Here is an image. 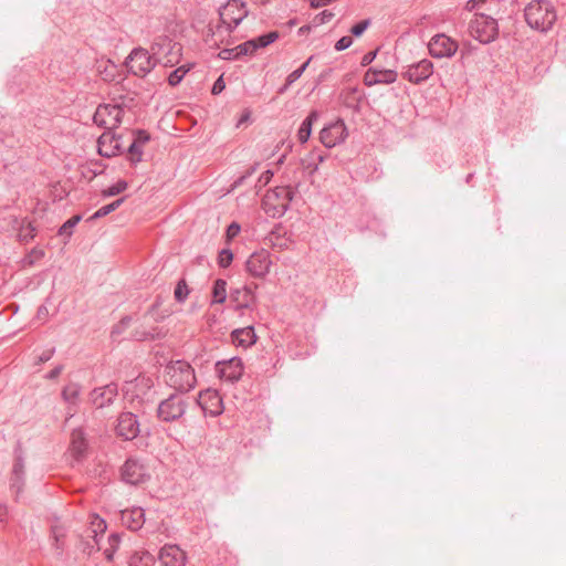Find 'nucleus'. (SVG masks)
I'll list each match as a JSON object with an SVG mask.
<instances>
[{
	"label": "nucleus",
	"mask_w": 566,
	"mask_h": 566,
	"mask_svg": "<svg viewBox=\"0 0 566 566\" xmlns=\"http://www.w3.org/2000/svg\"><path fill=\"white\" fill-rule=\"evenodd\" d=\"M428 50L432 57H451L458 50V43L444 33H438L429 41Z\"/></svg>",
	"instance_id": "obj_13"
},
{
	"label": "nucleus",
	"mask_w": 566,
	"mask_h": 566,
	"mask_svg": "<svg viewBox=\"0 0 566 566\" xmlns=\"http://www.w3.org/2000/svg\"><path fill=\"white\" fill-rule=\"evenodd\" d=\"M243 369V363L239 357H232L228 360H220L216 363V373L218 376L231 384L241 379Z\"/></svg>",
	"instance_id": "obj_15"
},
{
	"label": "nucleus",
	"mask_w": 566,
	"mask_h": 566,
	"mask_svg": "<svg viewBox=\"0 0 566 566\" xmlns=\"http://www.w3.org/2000/svg\"><path fill=\"white\" fill-rule=\"evenodd\" d=\"M106 111H107V106H104V104H103V105H99L97 107L96 112L94 113L93 120L99 127L106 128L108 125Z\"/></svg>",
	"instance_id": "obj_45"
},
{
	"label": "nucleus",
	"mask_w": 566,
	"mask_h": 566,
	"mask_svg": "<svg viewBox=\"0 0 566 566\" xmlns=\"http://www.w3.org/2000/svg\"><path fill=\"white\" fill-rule=\"evenodd\" d=\"M358 229L361 232L365 230H370L379 235H385L382 221L369 212L366 213V222L363 220V218L359 220Z\"/></svg>",
	"instance_id": "obj_29"
},
{
	"label": "nucleus",
	"mask_w": 566,
	"mask_h": 566,
	"mask_svg": "<svg viewBox=\"0 0 566 566\" xmlns=\"http://www.w3.org/2000/svg\"><path fill=\"white\" fill-rule=\"evenodd\" d=\"M104 106H107L106 116L113 120L112 127H118L123 120L124 108L118 104H104Z\"/></svg>",
	"instance_id": "obj_33"
},
{
	"label": "nucleus",
	"mask_w": 566,
	"mask_h": 566,
	"mask_svg": "<svg viewBox=\"0 0 566 566\" xmlns=\"http://www.w3.org/2000/svg\"><path fill=\"white\" fill-rule=\"evenodd\" d=\"M80 395V386L76 384H70L62 390V397L65 401L74 403Z\"/></svg>",
	"instance_id": "obj_41"
},
{
	"label": "nucleus",
	"mask_w": 566,
	"mask_h": 566,
	"mask_svg": "<svg viewBox=\"0 0 566 566\" xmlns=\"http://www.w3.org/2000/svg\"><path fill=\"white\" fill-rule=\"evenodd\" d=\"M212 304H222L227 300V282L223 279H217L212 286Z\"/></svg>",
	"instance_id": "obj_31"
},
{
	"label": "nucleus",
	"mask_w": 566,
	"mask_h": 566,
	"mask_svg": "<svg viewBox=\"0 0 566 566\" xmlns=\"http://www.w3.org/2000/svg\"><path fill=\"white\" fill-rule=\"evenodd\" d=\"M8 514V506L3 503H0V523L6 521Z\"/></svg>",
	"instance_id": "obj_64"
},
{
	"label": "nucleus",
	"mask_w": 566,
	"mask_h": 566,
	"mask_svg": "<svg viewBox=\"0 0 566 566\" xmlns=\"http://www.w3.org/2000/svg\"><path fill=\"white\" fill-rule=\"evenodd\" d=\"M293 199V192L285 187H276L269 190L262 199L263 209L273 218L282 217L290 207Z\"/></svg>",
	"instance_id": "obj_5"
},
{
	"label": "nucleus",
	"mask_w": 566,
	"mask_h": 566,
	"mask_svg": "<svg viewBox=\"0 0 566 566\" xmlns=\"http://www.w3.org/2000/svg\"><path fill=\"white\" fill-rule=\"evenodd\" d=\"M62 371V366H56L55 368H53L48 375H46V378L48 379H55L60 376Z\"/></svg>",
	"instance_id": "obj_63"
},
{
	"label": "nucleus",
	"mask_w": 566,
	"mask_h": 566,
	"mask_svg": "<svg viewBox=\"0 0 566 566\" xmlns=\"http://www.w3.org/2000/svg\"><path fill=\"white\" fill-rule=\"evenodd\" d=\"M159 560L163 566H185L186 553L178 546L167 544L159 551Z\"/></svg>",
	"instance_id": "obj_21"
},
{
	"label": "nucleus",
	"mask_w": 566,
	"mask_h": 566,
	"mask_svg": "<svg viewBox=\"0 0 566 566\" xmlns=\"http://www.w3.org/2000/svg\"><path fill=\"white\" fill-rule=\"evenodd\" d=\"M108 547L104 549V555L107 560H113L114 553L118 549L120 544V534L112 533L107 538Z\"/></svg>",
	"instance_id": "obj_37"
},
{
	"label": "nucleus",
	"mask_w": 566,
	"mask_h": 566,
	"mask_svg": "<svg viewBox=\"0 0 566 566\" xmlns=\"http://www.w3.org/2000/svg\"><path fill=\"white\" fill-rule=\"evenodd\" d=\"M35 235V227L27 220H22L19 230L18 238L21 242H29Z\"/></svg>",
	"instance_id": "obj_36"
},
{
	"label": "nucleus",
	"mask_w": 566,
	"mask_h": 566,
	"mask_svg": "<svg viewBox=\"0 0 566 566\" xmlns=\"http://www.w3.org/2000/svg\"><path fill=\"white\" fill-rule=\"evenodd\" d=\"M226 88L223 75H220L212 85L211 93L213 95L220 94Z\"/></svg>",
	"instance_id": "obj_53"
},
{
	"label": "nucleus",
	"mask_w": 566,
	"mask_h": 566,
	"mask_svg": "<svg viewBox=\"0 0 566 566\" xmlns=\"http://www.w3.org/2000/svg\"><path fill=\"white\" fill-rule=\"evenodd\" d=\"M241 56H244V55L243 54H239V52L237 51V46L232 48V49H222L218 53V57L220 60H224V61L238 60Z\"/></svg>",
	"instance_id": "obj_47"
},
{
	"label": "nucleus",
	"mask_w": 566,
	"mask_h": 566,
	"mask_svg": "<svg viewBox=\"0 0 566 566\" xmlns=\"http://www.w3.org/2000/svg\"><path fill=\"white\" fill-rule=\"evenodd\" d=\"M105 530L106 523L99 520L95 528H87L83 534L77 535V548L87 556L99 551L102 548L99 542Z\"/></svg>",
	"instance_id": "obj_8"
},
{
	"label": "nucleus",
	"mask_w": 566,
	"mask_h": 566,
	"mask_svg": "<svg viewBox=\"0 0 566 566\" xmlns=\"http://www.w3.org/2000/svg\"><path fill=\"white\" fill-rule=\"evenodd\" d=\"M470 35L482 44H490L499 36V22L485 13H474L469 22Z\"/></svg>",
	"instance_id": "obj_4"
},
{
	"label": "nucleus",
	"mask_w": 566,
	"mask_h": 566,
	"mask_svg": "<svg viewBox=\"0 0 566 566\" xmlns=\"http://www.w3.org/2000/svg\"><path fill=\"white\" fill-rule=\"evenodd\" d=\"M353 43V38L352 35H345L343 38H340L336 44H335V50L336 51H343V50H346L347 48H349Z\"/></svg>",
	"instance_id": "obj_51"
},
{
	"label": "nucleus",
	"mask_w": 566,
	"mask_h": 566,
	"mask_svg": "<svg viewBox=\"0 0 566 566\" xmlns=\"http://www.w3.org/2000/svg\"><path fill=\"white\" fill-rule=\"evenodd\" d=\"M72 451L78 458L84 454L86 450V442L82 430L75 429L72 432Z\"/></svg>",
	"instance_id": "obj_32"
},
{
	"label": "nucleus",
	"mask_w": 566,
	"mask_h": 566,
	"mask_svg": "<svg viewBox=\"0 0 566 566\" xmlns=\"http://www.w3.org/2000/svg\"><path fill=\"white\" fill-rule=\"evenodd\" d=\"M197 403L205 412L218 416L222 412V399L216 390L207 389L199 394Z\"/></svg>",
	"instance_id": "obj_23"
},
{
	"label": "nucleus",
	"mask_w": 566,
	"mask_h": 566,
	"mask_svg": "<svg viewBox=\"0 0 566 566\" xmlns=\"http://www.w3.org/2000/svg\"><path fill=\"white\" fill-rule=\"evenodd\" d=\"M245 2L241 0H228V2L219 9L220 23L216 30L209 29L211 35L220 34L223 31L231 33L248 15Z\"/></svg>",
	"instance_id": "obj_3"
},
{
	"label": "nucleus",
	"mask_w": 566,
	"mask_h": 566,
	"mask_svg": "<svg viewBox=\"0 0 566 566\" xmlns=\"http://www.w3.org/2000/svg\"><path fill=\"white\" fill-rule=\"evenodd\" d=\"M433 73V63L428 59H422L406 67L402 77L413 84H420L427 81Z\"/></svg>",
	"instance_id": "obj_16"
},
{
	"label": "nucleus",
	"mask_w": 566,
	"mask_h": 566,
	"mask_svg": "<svg viewBox=\"0 0 566 566\" xmlns=\"http://www.w3.org/2000/svg\"><path fill=\"white\" fill-rule=\"evenodd\" d=\"M166 336L163 328L154 326L150 329L144 327H136L130 335V338L136 342L156 340Z\"/></svg>",
	"instance_id": "obj_27"
},
{
	"label": "nucleus",
	"mask_w": 566,
	"mask_h": 566,
	"mask_svg": "<svg viewBox=\"0 0 566 566\" xmlns=\"http://www.w3.org/2000/svg\"><path fill=\"white\" fill-rule=\"evenodd\" d=\"M398 74L395 70L369 67L364 75L366 86L376 84H392L397 81Z\"/></svg>",
	"instance_id": "obj_22"
},
{
	"label": "nucleus",
	"mask_w": 566,
	"mask_h": 566,
	"mask_svg": "<svg viewBox=\"0 0 566 566\" xmlns=\"http://www.w3.org/2000/svg\"><path fill=\"white\" fill-rule=\"evenodd\" d=\"M165 378L167 385L180 392H188L197 382L193 368L185 360L170 361L165 368Z\"/></svg>",
	"instance_id": "obj_2"
},
{
	"label": "nucleus",
	"mask_w": 566,
	"mask_h": 566,
	"mask_svg": "<svg viewBox=\"0 0 566 566\" xmlns=\"http://www.w3.org/2000/svg\"><path fill=\"white\" fill-rule=\"evenodd\" d=\"M129 157L128 160L132 165H137L142 161L143 149L137 143H132L127 149Z\"/></svg>",
	"instance_id": "obj_44"
},
{
	"label": "nucleus",
	"mask_w": 566,
	"mask_h": 566,
	"mask_svg": "<svg viewBox=\"0 0 566 566\" xmlns=\"http://www.w3.org/2000/svg\"><path fill=\"white\" fill-rule=\"evenodd\" d=\"M273 177V171L272 170H265L264 172L261 174V176L259 177V182L262 185V186H266L271 179Z\"/></svg>",
	"instance_id": "obj_56"
},
{
	"label": "nucleus",
	"mask_w": 566,
	"mask_h": 566,
	"mask_svg": "<svg viewBox=\"0 0 566 566\" xmlns=\"http://www.w3.org/2000/svg\"><path fill=\"white\" fill-rule=\"evenodd\" d=\"M125 201V197L123 198H119L108 205H105L103 207H101L98 210H96L90 218V220H96V219H99V218H103V217H106L107 214H109L111 212L115 211L116 209H118L122 203Z\"/></svg>",
	"instance_id": "obj_34"
},
{
	"label": "nucleus",
	"mask_w": 566,
	"mask_h": 566,
	"mask_svg": "<svg viewBox=\"0 0 566 566\" xmlns=\"http://www.w3.org/2000/svg\"><path fill=\"white\" fill-rule=\"evenodd\" d=\"M127 328L122 326V324L117 323L113 328H112V332H111V336L113 338V340H116V337L119 336L120 334H123Z\"/></svg>",
	"instance_id": "obj_57"
},
{
	"label": "nucleus",
	"mask_w": 566,
	"mask_h": 566,
	"mask_svg": "<svg viewBox=\"0 0 566 566\" xmlns=\"http://www.w3.org/2000/svg\"><path fill=\"white\" fill-rule=\"evenodd\" d=\"M118 395V386L116 382H109L103 387L95 388L91 391V401L96 408H105L111 406Z\"/></svg>",
	"instance_id": "obj_18"
},
{
	"label": "nucleus",
	"mask_w": 566,
	"mask_h": 566,
	"mask_svg": "<svg viewBox=\"0 0 566 566\" xmlns=\"http://www.w3.org/2000/svg\"><path fill=\"white\" fill-rule=\"evenodd\" d=\"M25 484V463L20 444L14 449V463L10 478V490L14 493L15 501H19L20 494Z\"/></svg>",
	"instance_id": "obj_10"
},
{
	"label": "nucleus",
	"mask_w": 566,
	"mask_h": 566,
	"mask_svg": "<svg viewBox=\"0 0 566 566\" xmlns=\"http://www.w3.org/2000/svg\"><path fill=\"white\" fill-rule=\"evenodd\" d=\"M370 23H371V20L369 18L364 19L359 22H356V39L359 38L360 35H363V33L368 29Z\"/></svg>",
	"instance_id": "obj_52"
},
{
	"label": "nucleus",
	"mask_w": 566,
	"mask_h": 566,
	"mask_svg": "<svg viewBox=\"0 0 566 566\" xmlns=\"http://www.w3.org/2000/svg\"><path fill=\"white\" fill-rule=\"evenodd\" d=\"M259 168V164L255 163L254 165H252L241 177H239L233 186L234 187H239L241 185H243V182L245 181L247 178L251 177Z\"/></svg>",
	"instance_id": "obj_50"
},
{
	"label": "nucleus",
	"mask_w": 566,
	"mask_h": 566,
	"mask_svg": "<svg viewBox=\"0 0 566 566\" xmlns=\"http://www.w3.org/2000/svg\"><path fill=\"white\" fill-rule=\"evenodd\" d=\"M233 261V252L230 249H222L218 254V265L222 269H227Z\"/></svg>",
	"instance_id": "obj_46"
},
{
	"label": "nucleus",
	"mask_w": 566,
	"mask_h": 566,
	"mask_svg": "<svg viewBox=\"0 0 566 566\" xmlns=\"http://www.w3.org/2000/svg\"><path fill=\"white\" fill-rule=\"evenodd\" d=\"M127 187H128L127 181L118 180L116 184L112 185L107 189H104L102 191V196L104 198L117 196V195L124 192L127 189Z\"/></svg>",
	"instance_id": "obj_43"
},
{
	"label": "nucleus",
	"mask_w": 566,
	"mask_h": 566,
	"mask_svg": "<svg viewBox=\"0 0 566 566\" xmlns=\"http://www.w3.org/2000/svg\"><path fill=\"white\" fill-rule=\"evenodd\" d=\"M135 382H136V386L144 385L147 388H150L153 386V381L150 380V378H146V377H137L135 379Z\"/></svg>",
	"instance_id": "obj_61"
},
{
	"label": "nucleus",
	"mask_w": 566,
	"mask_h": 566,
	"mask_svg": "<svg viewBox=\"0 0 566 566\" xmlns=\"http://www.w3.org/2000/svg\"><path fill=\"white\" fill-rule=\"evenodd\" d=\"M160 62V57H155L144 48H135L126 59V65L130 73L136 76L145 77Z\"/></svg>",
	"instance_id": "obj_6"
},
{
	"label": "nucleus",
	"mask_w": 566,
	"mask_h": 566,
	"mask_svg": "<svg viewBox=\"0 0 566 566\" xmlns=\"http://www.w3.org/2000/svg\"><path fill=\"white\" fill-rule=\"evenodd\" d=\"M240 230H241V227L239 223H237V222L230 223L227 229L228 240H232L233 238H235L239 234Z\"/></svg>",
	"instance_id": "obj_54"
},
{
	"label": "nucleus",
	"mask_w": 566,
	"mask_h": 566,
	"mask_svg": "<svg viewBox=\"0 0 566 566\" xmlns=\"http://www.w3.org/2000/svg\"><path fill=\"white\" fill-rule=\"evenodd\" d=\"M45 255L44 250L40 247L33 248L22 260L24 265L32 266Z\"/></svg>",
	"instance_id": "obj_40"
},
{
	"label": "nucleus",
	"mask_w": 566,
	"mask_h": 566,
	"mask_svg": "<svg viewBox=\"0 0 566 566\" xmlns=\"http://www.w3.org/2000/svg\"><path fill=\"white\" fill-rule=\"evenodd\" d=\"M134 136L135 137L133 143H137V145L140 147H143V145H145L150 139V135L144 129H136L134 132Z\"/></svg>",
	"instance_id": "obj_49"
},
{
	"label": "nucleus",
	"mask_w": 566,
	"mask_h": 566,
	"mask_svg": "<svg viewBox=\"0 0 566 566\" xmlns=\"http://www.w3.org/2000/svg\"><path fill=\"white\" fill-rule=\"evenodd\" d=\"M377 53H378V49L366 53L361 59V63H360L361 66L369 65L376 59Z\"/></svg>",
	"instance_id": "obj_55"
},
{
	"label": "nucleus",
	"mask_w": 566,
	"mask_h": 566,
	"mask_svg": "<svg viewBox=\"0 0 566 566\" xmlns=\"http://www.w3.org/2000/svg\"><path fill=\"white\" fill-rule=\"evenodd\" d=\"M190 293V290L187 285V282L185 279H180L178 282H177V285L175 287V291H174V296H175V300L178 302V303H184L188 295Z\"/></svg>",
	"instance_id": "obj_39"
},
{
	"label": "nucleus",
	"mask_w": 566,
	"mask_h": 566,
	"mask_svg": "<svg viewBox=\"0 0 566 566\" xmlns=\"http://www.w3.org/2000/svg\"><path fill=\"white\" fill-rule=\"evenodd\" d=\"M98 154L102 157L111 158L122 153L120 136L111 132H104L97 139Z\"/></svg>",
	"instance_id": "obj_20"
},
{
	"label": "nucleus",
	"mask_w": 566,
	"mask_h": 566,
	"mask_svg": "<svg viewBox=\"0 0 566 566\" xmlns=\"http://www.w3.org/2000/svg\"><path fill=\"white\" fill-rule=\"evenodd\" d=\"M348 136V129L343 119H337L325 125L319 133V140L326 148H332L343 143Z\"/></svg>",
	"instance_id": "obj_11"
},
{
	"label": "nucleus",
	"mask_w": 566,
	"mask_h": 566,
	"mask_svg": "<svg viewBox=\"0 0 566 566\" xmlns=\"http://www.w3.org/2000/svg\"><path fill=\"white\" fill-rule=\"evenodd\" d=\"M122 480L132 485L146 482L149 479L146 468L136 459H127L120 469Z\"/></svg>",
	"instance_id": "obj_14"
},
{
	"label": "nucleus",
	"mask_w": 566,
	"mask_h": 566,
	"mask_svg": "<svg viewBox=\"0 0 566 566\" xmlns=\"http://www.w3.org/2000/svg\"><path fill=\"white\" fill-rule=\"evenodd\" d=\"M81 220V214H74L59 228L57 234L61 237H65L66 239H70L72 237L73 229L77 226V223Z\"/></svg>",
	"instance_id": "obj_35"
},
{
	"label": "nucleus",
	"mask_w": 566,
	"mask_h": 566,
	"mask_svg": "<svg viewBox=\"0 0 566 566\" xmlns=\"http://www.w3.org/2000/svg\"><path fill=\"white\" fill-rule=\"evenodd\" d=\"M180 44L174 42L171 39L167 36H161L157 39L150 46V53L155 57L161 59V55L166 57V60L164 61L165 66H174L175 63H178V56L180 54Z\"/></svg>",
	"instance_id": "obj_9"
},
{
	"label": "nucleus",
	"mask_w": 566,
	"mask_h": 566,
	"mask_svg": "<svg viewBox=\"0 0 566 566\" xmlns=\"http://www.w3.org/2000/svg\"><path fill=\"white\" fill-rule=\"evenodd\" d=\"M116 433L124 440H133L139 433V421L137 416L132 412H122L118 416L116 424Z\"/></svg>",
	"instance_id": "obj_17"
},
{
	"label": "nucleus",
	"mask_w": 566,
	"mask_h": 566,
	"mask_svg": "<svg viewBox=\"0 0 566 566\" xmlns=\"http://www.w3.org/2000/svg\"><path fill=\"white\" fill-rule=\"evenodd\" d=\"M332 2V0H310V4L312 8H321L328 6Z\"/></svg>",
	"instance_id": "obj_62"
},
{
	"label": "nucleus",
	"mask_w": 566,
	"mask_h": 566,
	"mask_svg": "<svg viewBox=\"0 0 566 566\" xmlns=\"http://www.w3.org/2000/svg\"><path fill=\"white\" fill-rule=\"evenodd\" d=\"M334 17V13L328 11V10H324L322 12H319L318 14H316L313 20H312V25L313 27H318V25H322L328 21H331V19Z\"/></svg>",
	"instance_id": "obj_48"
},
{
	"label": "nucleus",
	"mask_w": 566,
	"mask_h": 566,
	"mask_svg": "<svg viewBox=\"0 0 566 566\" xmlns=\"http://www.w3.org/2000/svg\"><path fill=\"white\" fill-rule=\"evenodd\" d=\"M302 71H298L297 69L294 70L292 73H290L286 77L287 85H292L294 82H296L302 76Z\"/></svg>",
	"instance_id": "obj_58"
},
{
	"label": "nucleus",
	"mask_w": 566,
	"mask_h": 566,
	"mask_svg": "<svg viewBox=\"0 0 566 566\" xmlns=\"http://www.w3.org/2000/svg\"><path fill=\"white\" fill-rule=\"evenodd\" d=\"M279 39V32L271 31L265 34H261L254 39L248 40L239 45H237V51L239 54L248 55L253 54L259 49L266 48Z\"/></svg>",
	"instance_id": "obj_19"
},
{
	"label": "nucleus",
	"mask_w": 566,
	"mask_h": 566,
	"mask_svg": "<svg viewBox=\"0 0 566 566\" xmlns=\"http://www.w3.org/2000/svg\"><path fill=\"white\" fill-rule=\"evenodd\" d=\"M51 534L53 538V547L59 555H62L64 552V537L66 536L65 528L60 524L52 525Z\"/></svg>",
	"instance_id": "obj_30"
},
{
	"label": "nucleus",
	"mask_w": 566,
	"mask_h": 566,
	"mask_svg": "<svg viewBox=\"0 0 566 566\" xmlns=\"http://www.w3.org/2000/svg\"><path fill=\"white\" fill-rule=\"evenodd\" d=\"M229 297L235 311L249 308L255 300L252 289L247 285L231 289Z\"/></svg>",
	"instance_id": "obj_24"
},
{
	"label": "nucleus",
	"mask_w": 566,
	"mask_h": 566,
	"mask_svg": "<svg viewBox=\"0 0 566 566\" xmlns=\"http://www.w3.org/2000/svg\"><path fill=\"white\" fill-rule=\"evenodd\" d=\"M319 118V112L313 109L310 112L307 117L301 123V126L297 130V139L301 144H304L308 140L312 134V127L315 122Z\"/></svg>",
	"instance_id": "obj_28"
},
{
	"label": "nucleus",
	"mask_w": 566,
	"mask_h": 566,
	"mask_svg": "<svg viewBox=\"0 0 566 566\" xmlns=\"http://www.w3.org/2000/svg\"><path fill=\"white\" fill-rule=\"evenodd\" d=\"M485 2V0H468L467 4H465V10L468 11H473L476 9V7L480 4V3H483Z\"/></svg>",
	"instance_id": "obj_60"
},
{
	"label": "nucleus",
	"mask_w": 566,
	"mask_h": 566,
	"mask_svg": "<svg viewBox=\"0 0 566 566\" xmlns=\"http://www.w3.org/2000/svg\"><path fill=\"white\" fill-rule=\"evenodd\" d=\"M524 19L532 30L547 33L557 21L556 8L551 0H532L524 8Z\"/></svg>",
	"instance_id": "obj_1"
},
{
	"label": "nucleus",
	"mask_w": 566,
	"mask_h": 566,
	"mask_svg": "<svg viewBox=\"0 0 566 566\" xmlns=\"http://www.w3.org/2000/svg\"><path fill=\"white\" fill-rule=\"evenodd\" d=\"M188 400L180 394H171L168 398L161 400L157 408V417L164 422H174L179 420L187 410Z\"/></svg>",
	"instance_id": "obj_7"
},
{
	"label": "nucleus",
	"mask_w": 566,
	"mask_h": 566,
	"mask_svg": "<svg viewBox=\"0 0 566 566\" xmlns=\"http://www.w3.org/2000/svg\"><path fill=\"white\" fill-rule=\"evenodd\" d=\"M54 354V348H51V349H48V350H44L40 356H39V363H45L48 360H50L52 358Z\"/></svg>",
	"instance_id": "obj_59"
},
{
	"label": "nucleus",
	"mask_w": 566,
	"mask_h": 566,
	"mask_svg": "<svg viewBox=\"0 0 566 566\" xmlns=\"http://www.w3.org/2000/svg\"><path fill=\"white\" fill-rule=\"evenodd\" d=\"M256 334L253 326H247L243 328H237L231 332V339L235 346L248 348L255 344Z\"/></svg>",
	"instance_id": "obj_26"
},
{
	"label": "nucleus",
	"mask_w": 566,
	"mask_h": 566,
	"mask_svg": "<svg viewBox=\"0 0 566 566\" xmlns=\"http://www.w3.org/2000/svg\"><path fill=\"white\" fill-rule=\"evenodd\" d=\"M272 265L271 254L268 250L261 249L253 252L245 261V270L253 277H264Z\"/></svg>",
	"instance_id": "obj_12"
},
{
	"label": "nucleus",
	"mask_w": 566,
	"mask_h": 566,
	"mask_svg": "<svg viewBox=\"0 0 566 566\" xmlns=\"http://www.w3.org/2000/svg\"><path fill=\"white\" fill-rule=\"evenodd\" d=\"M190 67L189 66H179L178 69L174 70L172 72H170V74L168 75V83L170 86H177L181 81L182 78L185 77V75L189 72Z\"/></svg>",
	"instance_id": "obj_42"
},
{
	"label": "nucleus",
	"mask_w": 566,
	"mask_h": 566,
	"mask_svg": "<svg viewBox=\"0 0 566 566\" xmlns=\"http://www.w3.org/2000/svg\"><path fill=\"white\" fill-rule=\"evenodd\" d=\"M325 160V155L321 150H313L307 159H304L306 163V168L310 169L311 174L315 172L318 169V165Z\"/></svg>",
	"instance_id": "obj_38"
},
{
	"label": "nucleus",
	"mask_w": 566,
	"mask_h": 566,
	"mask_svg": "<svg viewBox=\"0 0 566 566\" xmlns=\"http://www.w3.org/2000/svg\"><path fill=\"white\" fill-rule=\"evenodd\" d=\"M120 522L130 531H138L145 523V511L139 506L120 512Z\"/></svg>",
	"instance_id": "obj_25"
}]
</instances>
